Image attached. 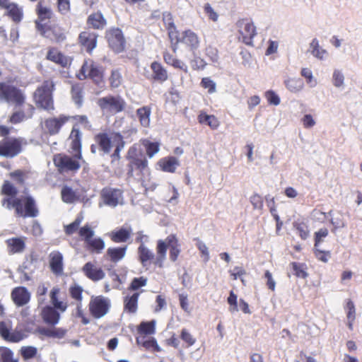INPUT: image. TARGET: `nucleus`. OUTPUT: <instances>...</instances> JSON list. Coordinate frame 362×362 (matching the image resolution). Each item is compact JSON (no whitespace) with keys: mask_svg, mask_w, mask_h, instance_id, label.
<instances>
[{"mask_svg":"<svg viewBox=\"0 0 362 362\" xmlns=\"http://www.w3.org/2000/svg\"><path fill=\"white\" fill-rule=\"evenodd\" d=\"M129 160L127 175L141 179L142 176L148 173V160L143 151L135 146L129 148L127 153Z\"/></svg>","mask_w":362,"mask_h":362,"instance_id":"1","label":"nucleus"},{"mask_svg":"<svg viewBox=\"0 0 362 362\" xmlns=\"http://www.w3.org/2000/svg\"><path fill=\"white\" fill-rule=\"evenodd\" d=\"M25 101V95L21 89L9 83H0V102L12 103L18 108L22 107Z\"/></svg>","mask_w":362,"mask_h":362,"instance_id":"2","label":"nucleus"},{"mask_svg":"<svg viewBox=\"0 0 362 362\" xmlns=\"http://www.w3.org/2000/svg\"><path fill=\"white\" fill-rule=\"evenodd\" d=\"M54 83L51 81H45L42 85L37 88L34 93V100L37 107L46 110H53L52 93Z\"/></svg>","mask_w":362,"mask_h":362,"instance_id":"3","label":"nucleus"},{"mask_svg":"<svg viewBox=\"0 0 362 362\" xmlns=\"http://www.w3.org/2000/svg\"><path fill=\"white\" fill-rule=\"evenodd\" d=\"M235 28L238 33V40L247 45L252 46L253 38L257 35L256 27L252 21L248 18L239 19L235 23Z\"/></svg>","mask_w":362,"mask_h":362,"instance_id":"4","label":"nucleus"},{"mask_svg":"<svg viewBox=\"0 0 362 362\" xmlns=\"http://www.w3.org/2000/svg\"><path fill=\"white\" fill-rule=\"evenodd\" d=\"M98 105L104 114L115 115L124 110L126 103L120 96L107 95L98 100Z\"/></svg>","mask_w":362,"mask_h":362,"instance_id":"5","label":"nucleus"},{"mask_svg":"<svg viewBox=\"0 0 362 362\" xmlns=\"http://www.w3.org/2000/svg\"><path fill=\"white\" fill-rule=\"evenodd\" d=\"M105 38L113 52L120 53L125 49L126 40L119 28H112L107 30L105 33Z\"/></svg>","mask_w":362,"mask_h":362,"instance_id":"6","label":"nucleus"},{"mask_svg":"<svg viewBox=\"0 0 362 362\" xmlns=\"http://www.w3.org/2000/svg\"><path fill=\"white\" fill-rule=\"evenodd\" d=\"M103 204L112 208L124 203L123 191L120 189L105 187L100 193Z\"/></svg>","mask_w":362,"mask_h":362,"instance_id":"7","label":"nucleus"},{"mask_svg":"<svg viewBox=\"0 0 362 362\" xmlns=\"http://www.w3.org/2000/svg\"><path fill=\"white\" fill-rule=\"evenodd\" d=\"M53 160L61 173L69 171L76 172L81 167L79 162L76 158L65 155H56Z\"/></svg>","mask_w":362,"mask_h":362,"instance_id":"8","label":"nucleus"},{"mask_svg":"<svg viewBox=\"0 0 362 362\" xmlns=\"http://www.w3.org/2000/svg\"><path fill=\"white\" fill-rule=\"evenodd\" d=\"M110 307V300L101 296L92 298L89 303L90 312L95 318L105 316L108 313Z\"/></svg>","mask_w":362,"mask_h":362,"instance_id":"9","label":"nucleus"},{"mask_svg":"<svg viewBox=\"0 0 362 362\" xmlns=\"http://www.w3.org/2000/svg\"><path fill=\"white\" fill-rule=\"evenodd\" d=\"M88 76L93 79L95 83H100L103 78V68L93 62L88 64L87 62H85L78 77L80 80H83Z\"/></svg>","mask_w":362,"mask_h":362,"instance_id":"10","label":"nucleus"},{"mask_svg":"<svg viewBox=\"0 0 362 362\" xmlns=\"http://www.w3.org/2000/svg\"><path fill=\"white\" fill-rule=\"evenodd\" d=\"M21 151V141L18 139H7L0 141V156L13 158Z\"/></svg>","mask_w":362,"mask_h":362,"instance_id":"11","label":"nucleus"},{"mask_svg":"<svg viewBox=\"0 0 362 362\" xmlns=\"http://www.w3.org/2000/svg\"><path fill=\"white\" fill-rule=\"evenodd\" d=\"M116 135H121L118 132H112L110 134L107 133H99L95 136V140L99 147V151L101 156L110 154L112 148L115 145L113 137Z\"/></svg>","mask_w":362,"mask_h":362,"instance_id":"12","label":"nucleus"},{"mask_svg":"<svg viewBox=\"0 0 362 362\" xmlns=\"http://www.w3.org/2000/svg\"><path fill=\"white\" fill-rule=\"evenodd\" d=\"M0 336L6 341L18 343L26 337V334L21 329L11 330L6 323L0 322Z\"/></svg>","mask_w":362,"mask_h":362,"instance_id":"13","label":"nucleus"},{"mask_svg":"<svg viewBox=\"0 0 362 362\" xmlns=\"http://www.w3.org/2000/svg\"><path fill=\"white\" fill-rule=\"evenodd\" d=\"M71 117L64 115L58 117L49 118L45 122V128L51 135L57 134L59 132L62 127L67 122Z\"/></svg>","mask_w":362,"mask_h":362,"instance_id":"14","label":"nucleus"},{"mask_svg":"<svg viewBox=\"0 0 362 362\" xmlns=\"http://www.w3.org/2000/svg\"><path fill=\"white\" fill-rule=\"evenodd\" d=\"M178 42L185 44L194 54V52L199 47V39L198 35L190 30L184 31L182 36L179 37Z\"/></svg>","mask_w":362,"mask_h":362,"instance_id":"15","label":"nucleus"},{"mask_svg":"<svg viewBox=\"0 0 362 362\" xmlns=\"http://www.w3.org/2000/svg\"><path fill=\"white\" fill-rule=\"evenodd\" d=\"M36 13L39 19L35 21L36 28L38 30L42 31L45 25L42 23L51 18L52 11L49 7L45 6L42 1H40L36 6Z\"/></svg>","mask_w":362,"mask_h":362,"instance_id":"16","label":"nucleus"},{"mask_svg":"<svg viewBox=\"0 0 362 362\" xmlns=\"http://www.w3.org/2000/svg\"><path fill=\"white\" fill-rule=\"evenodd\" d=\"M84 274L93 281H98L104 279L105 274L101 268L95 267L92 262H88L82 268Z\"/></svg>","mask_w":362,"mask_h":362,"instance_id":"17","label":"nucleus"},{"mask_svg":"<svg viewBox=\"0 0 362 362\" xmlns=\"http://www.w3.org/2000/svg\"><path fill=\"white\" fill-rule=\"evenodd\" d=\"M11 297L17 306H23L30 301V293L26 288L21 286L13 290Z\"/></svg>","mask_w":362,"mask_h":362,"instance_id":"18","label":"nucleus"},{"mask_svg":"<svg viewBox=\"0 0 362 362\" xmlns=\"http://www.w3.org/2000/svg\"><path fill=\"white\" fill-rule=\"evenodd\" d=\"M98 35L89 31H83L80 33L78 39L80 43L90 52L97 45Z\"/></svg>","mask_w":362,"mask_h":362,"instance_id":"19","label":"nucleus"},{"mask_svg":"<svg viewBox=\"0 0 362 362\" xmlns=\"http://www.w3.org/2000/svg\"><path fill=\"white\" fill-rule=\"evenodd\" d=\"M25 110L19 109L15 110L9 118V122L12 124L20 123L28 118H30L33 116L34 112V107L31 105H27Z\"/></svg>","mask_w":362,"mask_h":362,"instance_id":"20","label":"nucleus"},{"mask_svg":"<svg viewBox=\"0 0 362 362\" xmlns=\"http://www.w3.org/2000/svg\"><path fill=\"white\" fill-rule=\"evenodd\" d=\"M49 266L52 272L55 275H61L63 273V255L59 252H53L49 255Z\"/></svg>","mask_w":362,"mask_h":362,"instance_id":"21","label":"nucleus"},{"mask_svg":"<svg viewBox=\"0 0 362 362\" xmlns=\"http://www.w3.org/2000/svg\"><path fill=\"white\" fill-rule=\"evenodd\" d=\"M42 317L46 324L54 326L59 322L60 315L55 308L46 306L42 311Z\"/></svg>","mask_w":362,"mask_h":362,"instance_id":"22","label":"nucleus"},{"mask_svg":"<svg viewBox=\"0 0 362 362\" xmlns=\"http://www.w3.org/2000/svg\"><path fill=\"white\" fill-rule=\"evenodd\" d=\"M139 259L144 267H148L150 261L155 260L154 253L146 247L144 244H141L138 248Z\"/></svg>","mask_w":362,"mask_h":362,"instance_id":"23","label":"nucleus"},{"mask_svg":"<svg viewBox=\"0 0 362 362\" xmlns=\"http://www.w3.org/2000/svg\"><path fill=\"white\" fill-rule=\"evenodd\" d=\"M132 232L131 226H123L118 230H114L111 233V240L115 243L126 242Z\"/></svg>","mask_w":362,"mask_h":362,"instance_id":"24","label":"nucleus"},{"mask_svg":"<svg viewBox=\"0 0 362 362\" xmlns=\"http://www.w3.org/2000/svg\"><path fill=\"white\" fill-rule=\"evenodd\" d=\"M163 21L166 29L168 30V36L170 41L173 42V40H176V42H178V33L175 23L173 21L172 16L170 13L163 14Z\"/></svg>","mask_w":362,"mask_h":362,"instance_id":"25","label":"nucleus"},{"mask_svg":"<svg viewBox=\"0 0 362 362\" xmlns=\"http://www.w3.org/2000/svg\"><path fill=\"white\" fill-rule=\"evenodd\" d=\"M39 211L35 205L34 199L31 197H26L24 202V209H23V217H36Z\"/></svg>","mask_w":362,"mask_h":362,"instance_id":"26","label":"nucleus"},{"mask_svg":"<svg viewBox=\"0 0 362 362\" xmlns=\"http://www.w3.org/2000/svg\"><path fill=\"white\" fill-rule=\"evenodd\" d=\"M70 138L71 139V148L72 149L76 151L77 153L76 154L75 157L77 159L82 160V155H81V132L78 129H76L75 127L73 128L71 134Z\"/></svg>","mask_w":362,"mask_h":362,"instance_id":"27","label":"nucleus"},{"mask_svg":"<svg viewBox=\"0 0 362 362\" xmlns=\"http://www.w3.org/2000/svg\"><path fill=\"white\" fill-rule=\"evenodd\" d=\"M151 69L153 71L152 78L154 81L162 83L168 79L167 71L160 63L156 62H153L151 65Z\"/></svg>","mask_w":362,"mask_h":362,"instance_id":"28","label":"nucleus"},{"mask_svg":"<svg viewBox=\"0 0 362 362\" xmlns=\"http://www.w3.org/2000/svg\"><path fill=\"white\" fill-rule=\"evenodd\" d=\"M159 165L163 171L168 173H174L175 172L177 168L180 166V161L177 158L174 156H170L161 159L159 161Z\"/></svg>","mask_w":362,"mask_h":362,"instance_id":"29","label":"nucleus"},{"mask_svg":"<svg viewBox=\"0 0 362 362\" xmlns=\"http://www.w3.org/2000/svg\"><path fill=\"white\" fill-rule=\"evenodd\" d=\"M127 246L122 247H110L107 250L106 256L112 262H117L125 256Z\"/></svg>","mask_w":362,"mask_h":362,"instance_id":"30","label":"nucleus"},{"mask_svg":"<svg viewBox=\"0 0 362 362\" xmlns=\"http://www.w3.org/2000/svg\"><path fill=\"white\" fill-rule=\"evenodd\" d=\"M168 247L167 246V244L165 242H164L162 240H159L158 241L157 244V254L158 256L156 257L155 260L153 261V264L156 265H158L159 267H163V263L164 260L165 259L166 257V251L167 248Z\"/></svg>","mask_w":362,"mask_h":362,"instance_id":"31","label":"nucleus"},{"mask_svg":"<svg viewBox=\"0 0 362 362\" xmlns=\"http://www.w3.org/2000/svg\"><path fill=\"white\" fill-rule=\"evenodd\" d=\"M6 243L12 253L23 252L25 247V242L22 238H12L8 239Z\"/></svg>","mask_w":362,"mask_h":362,"instance_id":"32","label":"nucleus"},{"mask_svg":"<svg viewBox=\"0 0 362 362\" xmlns=\"http://www.w3.org/2000/svg\"><path fill=\"white\" fill-rule=\"evenodd\" d=\"M136 340L139 345L143 346L146 349H153L154 351H160V348L156 339L153 337L146 339L145 336H141L136 337Z\"/></svg>","mask_w":362,"mask_h":362,"instance_id":"33","label":"nucleus"},{"mask_svg":"<svg viewBox=\"0 0 362 362\" xmlns=\"http://www.w3.org/2000/svg\"><path fill=\"white\" fill-rule=\"evenodd\" d=\"M310 51L312 54L318 59L322 60L327 55V52L319 45L317 39L314 38L310 44Z\"/></svg>","mask_w":362,"mask_h":362,"instance_id":"34","label":"nucleus"},{"mask_svg":"<svg viewBox=\"0 0 362 362\" xmlns=\"http://www.w3.org/2000/svg\"><path fill=\"white\" fill-rule=\"evenodd\" d=\"M88 23L95 29H102L106 24V21L101 13H95L89 16Z\"/></svg>","mask_w":362,"mask_h":362,"instance_id":"35","label":"nucleus"},{"mask_svg":"<svg viewBox=\"0 0 362 362\" xmlns=\"http://www.w3.org/2000/svg\"><path fill=\"white\" fill-rule=\"evenodd\" d=\"M47 58L62 66H65L67 64V59L66 57L55 48H52L48 51Z\"/></svg>","mask_w":362,"mask_h":362,"instance_id":"36","label":"nucleus"},{"mask_svg":"<svg viewBox=\"0 0 362 362\" xmlns=\"http://www.w3.org/2000/svg\"><path fill=\"white\" fill-rule=\"evenodd\" d=\"M163 58L167 64L187 73L188 67L182 61L175 58L172 54L168 52L164 53Z\"/></svg>","mask_w":362,"mask_h":362,"instance_id":"37","label":"nucleus"},{"mask_svg":"<svg viewBox=\"0 0 362 362\" xmlns=\"http://www.w3.org/2000/svg\"><path fill=\"white\" fill-rule=\"evenodd\" d=\"M286 88L292 93H298L304 87V83L300 78H291L284 81Z\"/></svg>","mask_w":362,"mask_h":362,"instance_id":"38","label":"nucleus"},{"mask_svg":"<svg viewBox=\"0 0 362 362\" xmlns=\"http://www.w3.org/2000/svg\"><path fill=\"white\" fill-rule=\"evenodd\" d=\"M332 83L333 86L342 90L345 88V77L341 70L335 69L333 71L332 76Z\"/></svg>","mask_w":362,"mask_h":362,"instance_id":"39","label":"nucleus"},{"mask_svg":"<svg viewBox=\"0 0 362 362\" xmlns=\"http://www.w3.org/2000/svg\"><path fill=\"white\" fill-rule=\"evenodd\" d=\"M139 296V293H134L131 296L125 297L124 300L125 310L131 313H135L136 312Z\"/></svg>","mask_w":362,"mask_h":362,"instance_id":"40","label":"nucleus"},{"mask_svg":"<svg viewBox=\"0 0 362 362\" xmlns=\"http://www.w3.org/2000/svg\"><path fill=\"white\" fill-rule=\"evenodd\" d=\"M8 16L15 22H20L23 18V10L16 4L11 3L6 8Z\"/></svg>","mask_w":362,"mask_h":362,"instance_id":"41","label":"nucleus"},{"mask_svg":"<svg viewBox=\"0 0 362 362\" xmlns=\"http://www.w3.org/2000/svg\"><path fill=\"white\" fill-rule=\"evenodd\" d=\"M156 321L142 322L138 326L137 332L140 335H151L155 333Z\"/></svg>","mask_w":362,"mask_h":362,"instance_id":"42","label":"nucleus"},{"mask_svg":"<svg viewBox=\"0 0 362 362\" xmlns=\"http://www.w3.org/2000/svg\"><path fill=\"white\" fill-rule=\"evenodd\" d=\"M151 109L147 106L139 108L136 110L137 116L143 127H148L150 124Z\"/></svg>","mask_w":362,"mask_h":362,"instance_id":"43","label":"nucleus"},{"mask_svg":"<svg viewBox=\"0 0 362 362\" xmlns=\"http://www.w3.org/2000/svg\"><path fill=\"white\" fill-rule=\"evenodd\" d=\"M2 205L6 206L8 209L12 207L15 208L16 213L19 216H23V204L20 199H15L12 200L10 198L4 199L2 200Z\"/></svg>","mask_w":362,"mask_h":362,"instance_id":"44","label":"nucleus"},{"mask_svg":"<svg viewBox=\"0 0 362 362\" xmlns=\"http://www.w3.org/2000/svg\"><path fill=\"white\" fill-rule=\"evenodd\" d=\"M113 141H115V151L112 154H111V157L114 159H119L120 158V151L124 148L125 142L124 141V138L122 135H116L113 137Z\"/></svg>","mask_w":362,"mask_h":362,"instance_id":"45","label":"nucleus"},{"mask_svg":"<svg viewBox=\"0 0 362 362\" xmlns=\"http://www.w3.org/2000/svg\"><path fill=\"white\" fill-rule=\"evenodd\" d=\"M199 122L201 124H205L212 129H216L218 126V121L214 115H209L206 113H201L199 117Z\"/></svg>","mask_w":362,"mask_h":362,"instance_id":"46","label":"nucleus"},{"mask_svg":"<svg viewBox=\"0 0 362 362\" xmlns=\"http://www.w3.org/2000/svg\"><path fill=\"white\" fill-rule=\"evenodd\" d=\"M71 95L75 104L81 107L83 104L82 87L81 85L75 84L72 86Z\"/></svg>","mask_w":362,"mask_h":362,"instance_id":"47","label":"nucleus"},{"mask_svg":"<svg viewBox=\"0 0 362 362\" xmlns=\"http://www.w3.org/2000/svg\"><path fill=\"white\" fill-rule=\"evenodd\" d=\"M142 144L145 147L146 153L149 158H152L159 151V144L157 142H151L149 140L144 139L142 141Z\"/></svg>","mask_w":362,"mask_h":362,"instance_id":"48","label":"nucleus"},{"mask_svg":"<svg viewBox=\"0 0 362 362\" xmlns=\"http://www.w3.org/2000/svg\"><path fill=\"white\" fill-rule=\"evenodd\" d=\"M62 199L64 202L67 204L73 203L76 199V193L68 186H64L61 192Z\"/></svg>","mask_w":362,"mask_h":362,"instance_id":"49","label":"nucleus"},{"mask_svg":"<svg viewBox=\"0 0 362 362\" xmlns=\"http://www.w3.org/2000/svg\"><path fill=\"white\" fill-rule=\"evenodd\" d=\"M0 362H18L13 358V352L7 347H0Z\"/></svg>","mask_w":362,"mask_h":362,"instance_id":"50","label":"nucleus"},{"mask_svg":"<svg viewBox=\"0 0 362 362\" xmlns=\"http://www.w3.org/2000/svg\"><path fill=\"white\" fill-rule=\"evenodd\" d=\"M291 269L296 275L298 278L305 279L308 276V273L305 272V265L298 262H291L290 264Z\"/></svg>","mask_w":362,"mask_h":362,"instance_id":"51","label":"nucleus"},{"mask_svg":"<svg viewBox=\"0 0 362 362\" xmlns=\"http://www.w3.org/2000/svg\"><path fill=\"white\" fill-rule=\"evenodd\" d=\"M42 35L47 37H50L49 34L50 33H52L54 37L51 39L54 40L57 42H62L65 40L66 37L64 33H62L59 29L58 28H54L52 30H42L41 31Z\"/></svg>","mask_w":362,"mask_h":362,"instance_id":"52","label":"nucleus"},{"mask_svg":"<svg viewBox=\"0 0 362 362\" xmlns=\"http://www.w3.org/2000/svg\"><path fill=\"white\" fill-rule=\"evenodd\" d=\"M86 244L93 251L97 253H100L105 248V242L100 238H93Z\"/></svg>","mask_w":362,"mask_h":362,"instance_id":"53","label":"nucleus"},{"mask_svg":"<svg viewBox=\"0 0 362 362\" xmlns=\"http://www.w3.org/2000/svg\"><path fill=\"white\" fill-rule=\"evenodd\" d=\"M20 352L25 360H28L36 356L37 349L36 347L32 346H22Z\"/></svg>","mask_w":362,"mask_h":362,"instance_id":"54","label":"nucleus"},{"mask_svg":"<svg viewBox=\"0 0 362 362\" xmlns=\"http://www.w3.org/2000/svg\"><path fill=\"white\" fill-rule=\"evenodd\" d=\"M94 230L88 225H85L79 230L80 236L84 240L86 243H88L94 235Z\"/></svg>","mask_w":362,"mask_h":362,"instance_id":"55","label":"nucleus"},{"mask_svg":"<svg viewBox=\"0 0 362 362\" xmlns=\"http://www.w3.org/2000/svg\"><path fill=\"white\" fill-rule=\"evenodd\" d=\"M59 293V289L53 288L50 293V298L52 304L54 305V308L61 310L62 311H64L66 308V305H64L62 301H59L57 298V294Z\"/></svg>","mask_w":362,"mask_h":362,"instance_id":"56","label":"nucleus"},{"mask_svg":"<svg viewBox=\"0 0 362 362\" xmlns=\"http://www.w3.org/2000/svg\"><path fill=\"white\" fill-rule=\"evenodd\" d=\"M83 221V217L78 216L76 219L70 224L65 226L64 231L67 235H71L74 233L78 229Z\"/></svg>","mask_w":362,"mask_h":362,"instance_id":"57","label":"nucleus"},{"mask_svg":"<svg viewBox=\"0 0 362 362\" xmlns=\"http://www.w3.org/2000/svg\"><path fill=\"white\" fill-rule=\"evenodd\" d=\"M301 76L306 78L308 84L311 88L316 86L317 81L314 78L312 71L308 68H303L300 71Z\"/></svg>","mask_w":362,"mask_h":362,"instance_id":"58","label":"nucleus"},{"mask_svg":"<svg viewBox=\"0 0 362 362\" xmlns=\"http://www.w3.org/2000/svg\"><path fill=\"white\" fill-rule=\"evenodd\" d=\"M36 264L37 260L33 258L32 257L30 259H27L22 264L21 269L29 272L30 273H33L36 269Z\"/></svg>","mask_w":362,"mask_h":362,"instance_id":"59","label":"nucleus"},{"mask_svg":"<svg viewBox=\"0 0 362 362\" xmlns=\"http://www.w3.org/2000/svg\"><path fill=\"white\" fill-rule=\"evenodd\" d=\"M146 283L147 279L146 277L141 276L139 278H134L130 284L129 289L132 291H136L139 288L146 286Z\"/></svg>","mask_w":362,"mask_h":362,"instance_id":"60","label":"nucleus"},{"mask_svg":"<svg viewBox=\"0 0 362 362\" xmlns=\"http://www.w3.org/2000/svg\"><path fill=\"white\" fill-rule=\"evenodd\" d=\"M16 188L8 181H5L2 186V193L8 196H16L17 194Z\"/></svg>","mask_w":362,"mask_h":362,"instance_id":"61","label":"nucleus"},{"mask_svg":"<svg viewBox=\"0 0 362 362\" xmlns=\"http://www.w3.org/2000/svg\"><path fill=\"white\" fill-rule=\"evenodd\" d=\"M265 96L267 99V101L269 104L274 105H279L280 104L281 100L279 96L273 90H267L265 93Z\"/></svg>","mask_w":362,"mask_h":362,"instance_id":"62","label":"nucleus"},{"mask_svg":"<svg viewBox=\"0 0 362 362\" xmlns=\"http://www.w3.org/2000/svg\"><path fill=\"white\" fill-rule=\"evenodd\" d=\"M328 235V230L325 228H321L315 233V247H317L319 244L323 241V238Z\"/></svg>","mask_w":362,"mask_h":362,"instance_id":"63","label":"nucleus"},{"mask_svg":"<svg viewBox=\"0 0 362 362\" xmlns=\"http://www.w3.org/2000/svg\"><path fill=\"white\" fill-rule=\"evenodd\" d=\"M206 55L210 59L212 62H216L218 60V49L211 45L206 48Z\"/></svg>","mask_w":362,"mask_h":362,"instance_id":"64","label":"nucleus"}]
</instances>
